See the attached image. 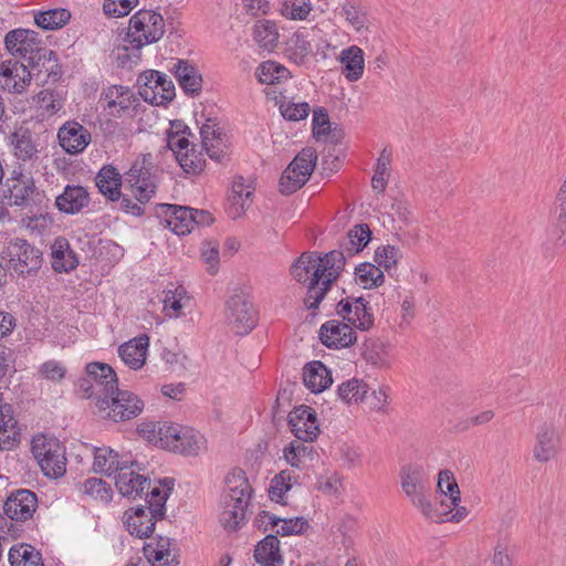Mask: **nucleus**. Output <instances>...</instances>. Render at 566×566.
Masks as SVG:
<instances>
[{
    "label": "nucleus",
    "instance_id": "obj_30",
    "mask_svg": "<svg viewBox=\"0 0 566 566\" xmlns=\"http://www.w3.org/2000/svg\"><path fill=\"white\" fill-rule=\"evenodd\" d=\"M174 70L184 92L190 96L199 95L202 90V76L197 66L187 60H178Z\"/></svg>",
    "mask_w": 566,
    "mask_h": 566
},
{
    "label": "nucleus",
    "instance_id": "obj_62",
    "mask_svg": "<svg viewBox=\"0 0 566 566\" xmlns=\"http://www.w3.org/2000/svg\"><path fill=\"white\" fill-rule=\"evenodd\" d=\"M55 102V94L51 90H42L33 97L35 106L52 114L60 109V105H56Z\"/></svg>",
    "mask_w": 566,
    "mask_h": 566
},
{
    "label": "nucleus",
    "instance_id": "obj_3",
    "mask_svg": "<svg viewBox=\"0 0 566 566\" xmlns=\"http://www.w3.org/2000/svg\"><path fill=\"white\" fill-rule=\"evenodd\" d=\"M400 480L403 493L424 518L431 522L442 520V514L433 507L430 501V479L422 465H403L400 470Z\"/></svg>",
    "mask_w": 566,
    "mask_h": 566
},
{
    "label": "nucleus",
    "instance_id": "obj_34",
    "mask_svg": "<svg viewBox=\"0 0 566 566\" xmlns=\"http://www.w3.org/2000/svg\"><path fill=\"white\" fill-rule=\"evenodd\" d=\"M95 184L99 192L111 201H116L122 197L120 187L123 179L119 171L114 166H103L95 177Z\"/></svg>",
    "mask_w": 566,
    "mask_h": 566
},
{
    "label": "nucleus",
    "instance_id": "obj_52",
    "mask_svg": "<svg viewBox=\"0 0 566 566\" xmlns=\"http://www.w3.org/2000/svg\"><path fill=\"white\" fill-rule=\"evenodd\" d=\"M81 489L84 494H86L95 500H99L105 503H108L112 501L113 490H112L111 485L107 482L103 481L102 479H97V478L86 479L83 482Z\"/></svg>",
    "mask_w": 566,
    "mask_h": 566
},
{
    "label": "nucleus",
    "instance_id": "obj_18",
    "mask_svg": "<svg viewBox=\"0 0 566 566\" xmlns=\"http://www.w3.org/2000/svg\"><path fill=\"white\" fill-rule=\"evenodd\" d=\"M560 447L558 430L552 423H543L536 432L533 457L539 463L554 459Z\"/></svg>",
    "mask_w": 566,
    "mask_h": 566
},
{
    "label": "nucleus",
    "instance_id": "obj_55",
    "mask_svg": "<svg viewBox=\"0 0 566 566\" xmlns=\"http://www.w3.org/2000/svg\"><path fill=\"white\" fill-rule=\"evenodd\" d=\"M437 488L442 494L449 495L452 505H457L455 502H461L459 485L450 470L439 472Z\"/></svg>",
    "mask_w": 566,
    "mask_h": 566
},
{
    "label": "nucleus",
    "instance_id": "obj_58",
    "mask_svg": "<svg viewBox=\"0 0 566 566\" xmlns=\"http://www.w3.org/2000/svg\"><path fill=\"white\" fill-rule=\"evenodd\" d=\"M137 4L138 0H104L103 11L107 17L120 18L127 15Z\"/></svg>",
    "mask_w": 566,
    "mask_h": 566
},
{
    "label": "nucleus",
    "instance_id": "obj_47",
    "mask_svg": "<svg viewBox=\"0 0 566 566\" xmlns=\"http://www.w3.org/2000/svg\"><path fill=\"white\" fill-rule=\"evenodd\" d=\"M70 11L63 8L39 12L34 17L36 25L44 30L62 28L70 21Z\"/></svg>",
    "mask_w": 566,
    "mask_h": 566
},
{
    "label": "nucleus",
    "instance_id": "obj_15",
    "mask_svg": "<svg viewBox=\"0 0 566 566\" xmlns=\"http://www.w3.org/2000/svg\"><path fill=\"white\" fill-rule=\"evenodd\" d=\"M289 426L297 440L314 441L319 432L315 410L305 405L295 407L289 415Z\"/></svg>",
    "mask_w": 566,
    "mask_h": 566
},
{
    "label": "nucleus",
    "instance_id": "obj_48",
    "mask_svg": "<svg viewBox=\"0 0 566 566\" xmlns=\"http://www.w3.org/2000/svg\"><path fill=\"white\" fill-rule=\"evenodd\" d=\"M256 76L263 84H275L287 80L291 73L285 66L274 61H265L256 69Z\"/></svg>",
    "mask_w": 566,
    "mask_h": 566
},
{
    "label": "nucleus",
    "instance_id": "obj_51",
    "mask_svg": "<svg viewBox=\"0 0 566 566\" xmlns=\"http://www.w3.org/2000/svg\"><path fill=\"white\" fill-rule=\"evenodd\" d=\"M342 14L346 21L356 30L361 31L366 28L368 17L358 0H345L342 4Z\"/></svg>",
    "mask_w": 566,
    "mask_h": 566
},
{
    "label": "nucleus",
    "instance_id": "obj_53",
    "mask_svg": "<svg viewBox=\"0 0 566 566\" xmlns=\"http://www.w3.org/2000/svg\"><path fill=\"white\" fill-rule=\"evenodd\" d=\"M314 452L313 447L306 446L303 441H292L283 450L284 459L293 468H302L303 459L311 458Z\"/></svg>",
    "mask_w": 566,
    "mask_h": 566
},
{
    "label": "nucleus",
    "instance_id": "obj_28",
    "mask_svg": "<svg viewBox=\"0 0 566 566\" xmlns=\"http://www.w3.org/2000/svg\"><path fill=\"white\" fill-rule=\"evenodd\" d=\"M148 346L147 335L135 337L118 347V355L126 366L137 370L145 365Z\"/></svg>",
    "mask_w": 566,
    "mask_h": 566
},
{
    "label": "nucleus",
    "instance_id": "obj_60",
    "mask_svg": "<svg viewBox=\"0 0 566 566\" xmlns=\"http://www.w3.org/2000/svg\"><path fill=\"white\" fill-rule=\"evenodd\" d=\"M39 374L44 379L61 381L65 377L66 368L60 361L51 359L40 366Z\"/></svg>",
    "mask_w": 566,
    "mask_h": 566
},
{
    "label": "nucleus",
    "instance_id": "obj_40",
    "mask_svg": "<svg viewBox=\"0 0 566 566\" xmlns=\"http://www.w3.org/2000/svg\"><path fill=\"white\" fill-rule=\"evenodd\" d=\"M125 461L126 460L122 459L119 454L111 448H96L93 469L95 472L112 475L116 473V467H120Z\"/></svg>",
    "mask_w": 566,
    "mask_h": 566
},
{
    "label": "nucleus",
    "instance_id": "obj_54",
    "mask_svg": "<svg viewBox=\"0 0 566 566\" xmlns=\"http://www.w3.org/2000/svg\"><path fill=\"white\" fill-rule=\"evenodd\" d=\"M177 161L185 172L192 175L200 174L206 165L203 154L201 151H197L195 146H191L188 150L184 151Z\"/></svg>",
    "mask_w": 566,
    "mask_h": 566
},
{
    "label": "nucleus",
    "instance_id": "obj_17",
    "mask_svg": "<svg viewBox=\"0 0 566 566\" xmlns=\"http://www.w3.org/2000/svg\"><path fill=\"white\" fill-rule=\"evenodd\" d=\"M319 339L328 348H346L357 340V336L354 328L344 319H331L321 326Z\"/></svg>",
    "mask_w": 566,
    "mask_h": 566
},
{
    "label": "nucleus",
    "instance_id": "obj_4",
    "mask_svg": "<svg viewBox=\"0 0 566 566\" xmlns=\"http://www.w3.org/2000/svg\"><path fill=\"white\" fill-rule=\"evenodd\" d=\"M228 493L222 500L221 525L229 531L239 530L247 521L252 489L241 475L227 479Z\"/></svg>",
    "mask_w": 566,
    "mask_h": 566
},
{
    "label": "nucleus",
    "instance_id": "obj_45",
    "mask_svg": "<svg viewBox=\"0 0 566 566\" xmlns=\"http://www.w3.org/2000/svg\"><path fill=\"white\" fill-rule=\"evenodd\" d=\"M253 36L261 48L269 51L273 50L279 41L275 22L270 20L258 21L253 28Z\"/></svg>",
    "mask_w": 566,
    "mask_h": 566
},
{
    "label": "nucleus",
    "instance_id": "obj_24",
    "mask_svg": "<svg viewBox=\"0 0 566 566\" xmlns=\"http://www.w3.org/2000/svg\"><path fill=\"white\" fill-rule=\"evenodd\" d=\"M90 193L83 186L67 185L61 195L55 198V207L66 214H76L88 207Z\"/></svg>",
    "mask_w": 566,
    "mask_h": 566
},
{
    "label": "nucleus",
    "instance_id": "obj_32",
    "mask_svg": "<svg viewBox=\"0 0 566 566\" xmlns=\"http://www.w3.org/2000/svg\"><path fill=\"white\" fill-rule=\"evenodd\" d=\"M52 269L55 272H71L78 265L76 253L64 237H59L52 244Z\"/></svg>",
    "mask_w": 566,
    "mask_h": 566
},
{
    "label": "nucleus",
    "instance_id": "obj_31",
    "mask_svg": "<svg viewBox=\"0 0 566 566\" xmlns=\"http://www.w3.org/2000/svg\"><path fill=\"white\" fill-rule=\"evenodd\" d=\"M390 347V344L378 338H368L364 343L361 356L367 364L380 369H389L394 361Z\"/></svg>",
    "mask_w": 566,
    "mask_h": 566
},
{
    "label": "nucleus",
    "instance_id": "obj_23",
    "mask_svg": "<svg viewBox=\"0 0 566 566\" xmlns=\"http://www.w3.org/2000/svg\"><path fill=\"white\" fill-rule=\"evenodd\" d=\"M101 99L106 102L105 109L112 116H120L122 112L135 107L138 103L133 91L123 85H112L103 90Z\"/></svg>",
    "mask_w": 566,
    "mask_h": 566
},
{
    "label": "nucleus",
    "instance_id": "obj_46",
    "mask_svg": "<svg viewBox=\"0 0 566 566\" xmlns=\"http://www.w3.org/2000/svg\"><path fill=\"white\" fill-rule=\"evenodd\" d=\"M356 281L364 289L380 286L385 281V275L379 266L373 263H361L355 269Z\"/></svg>",
    "mask_w": 566,
    "mask_h": 566
},
{
    "label": "nucleus",
    "instance_id": "obj_38",
    "mask_svg": "<svg viewBox=\"0 0 566 566\" xmlns=\"http://www.w3.org/2000/svg\"><path fill=\"white\" fill-rule=\"evenodd\" d=\"M298 161H307L304 157L294 158L283 171L280 178V192L283 195H292L301 189L308 181V170L305 172H296L294 166Z\"/></svg>",
    "mask_w": 566,
    "mask_h": 566
},
{
    "label": "nucleus",
    "instance_id": "obj_57",
    "mask_svg": "<svg viewBox=\"0 0 566 566\" xmlns=\"http://www.w3.org/2000/svg\"><path fill=\"white\" fill-rule=\"evenodd\" d=\"M332 127L329 116L324 107H316L313 111L312 133L313 137L319 139L331 134Z\"/></svg>",
    "mask_w": 566,
    "mask_h": 566
},
{
    "label": "nucleus",
    "instance_id": "obj_39",
    "mask_svg": "<svg viewBox=\"0 0 566 566\" xmlns=\"http://www.w3.org/2000/svg\"><path fill=\"white\" fill-rule=\"evenodd\" d=\"M253 190L244 184L243 177H237L232 184V192L229 197L231 201L230 216L240 217L248 208L247 201L251 198Z\"/></svg>",
    "mask_w": 566,
    "mask_h": 566
},
{
    "label": "nucleus",
    "instance_id": "obj_1",
    "mask_svg": "<svg viewBox=\"0 0 566 566\" xmlns=\"http://www.w3.org/2000/svg\"><path fill=\"white\" fill-rule=\"evenodd\" d=\"M346 264L343 251L333 250L322 256L317 252H303L291 265V275L306 284L303 300L307 310L318 308L326 293L337 281Z\"/></svg>",
    "mask_w": 566,
    "mask_h": 566
},
{
    "label": "nucleus",
    "instance_id": "obj_37",
    "mask_svg": "<svg viewBox=\"0 0 566 566\" xmlns=\"http://www.w3.org/2000/svg\"><path fill=\"white\" fill-rule=\"evenodd\" d=\"M338 61L343 64V74L349 82H356L361 78L365 69L364 51L357 45H350L344 49Z\"/></svg>",
    "mask_w": 566,
    "mask_h": 566
},
{
    "label": "nucleus",
    "instance_id": "obj_59",
    "mask_svg": "<svg viewBox=\"0 0 566 566\" xmlns=\"http://www.w3.org/2000/svg\"><path fill=\"white\" fill-rule=\"evenodd\" d=\"M280 112L285 119L297 122V120L305 119L308 116V114L311 112V107H310L308 103H306V102H302V103L287 102V103H282L280 105Z\"/></svg>",
    "mask_w": 566,
    "mask_h": 566
},
{
    "label": "nucleus",
    "instance_id": "obj_49",
    "mask_svg": "<svg viewBox=\"0 0 566 566\" xmlns=\"http://www.w3.org/2000/svg\"><path fill=\"white\" fill-rule=\"evenodd\" d=\"M311 51L312 44L307 39V35L303 32H295L287 42L286 52L289 54V59L298 65L304 63Z\"/></svg>",
    "mask_w": 566,
    "mask_h": 566
},
{
    "label": "nucleus",
    "instance_id": "obj_63",
    "mask_svg": "<svg viewBox=\"0 0 566 566\" xmlns=\"http://www.w3.org/2000/svg\"><path fill=\"white\" fill-rule=\"evenodd\" d=\"M201 259L207 264V271L213 275L219 268V248L217 244L206 243L201 251Z\"/></svg>",
    "mask_w": 566,
    "mask_h": 566
},
{
    "label": "nucleus",
    "instance_id": "obj_19",
    "mask_svg": "<svg viewBox=\"0 0 566 566\" xmlns=\"http://www.w3.org/2000/svg\"><path fill=\"white\" fill-rule=\"evenodd\" d=\"M31 82L28 65L19 61H3L0 63V85L10 93H22Z\"/></svg>",
    "mask_w": 566,
    "mask_h": 566
},
{
    "label": "nucleus",
    "instance_id": "obj_22",
    "mask_svg": "<svg viewBox=\"0 0 566 566\" xmlns=\"http://www.w3.org/2000/svg\"><path fill=\"white\" fill-rule=\"evenodd\" d=\"M13 156L21 161H32L39 157V144L34 134L24 126L15 128L8 136Z\"/></svg>",
    "mask_w": 566,
    "mask_h": 566
},
{
    "label": "nucleus",
    "instance_id": "obj_5",
    "mask_svg": "<svg viewBox=\"0 0 566 566\" xmlns=\"http://www.w3.org/2000/svg\"><path fill=\"white\" fill-rule=\"evenodd\" d=\"M7 269L18 276L31 277L39 273L43 264V253L28 240L14 238L3 251Z\"/></svg>",
    "mask_w": 566,
    "mask_h": 566
},
{
    "label": "nucleus",
    "instance_id": "obj_42",
    "mask_svg": "<svg viewBox=\"0 0 566 566\" xmlns=\"http://www.w3.org/2000/svg\"><path fill=\"white\" fill-rule=\"evenodd\" d=\"M11 566H44L41 554L28 544L14 545L9 551Z\"/></svg>",
    "mask_w": 566,
    "mask_h": 566
},
{
    "label": "nucleus",
    "instance_id": "obj_35",
    "mask_svg": "<svg viewBox=\"0 0 566 566\" xmlns=\"http://www.w3.org/2000/svg\"><path fill=\"white\" fill-rule=\"evenodd\" d=\"M254 558L262 566H283L284 559L277 536L269 534L260 541L254 549Z\"/></svg>",
    "mask_w": 566,
    "mask_h": 566
},
{
    "label": "nucleus",
    "instance_id": "obj_21",
    "mask_svg": "<svg viewBox=\"0 0 566 566\" xmlns=\"http://www.w3.org/2000/svg\"><path fill=\"white\" fill-rule=\"evenodd\" d=\"M7 186L11 206H30L33 201V196L38 195L34 179L30 174L25 175L22 171L13 170Z\"/></svg>",
    "mask_w": 566,
    "mask_h": 566
},
{
    "label": "nucleus",
    "instance_id": "obj_29",
    "mask_svg": "<svg viewBox=\"0 0 566 566\" xmlns=\"http://www.w3.org/2000/svg\"><path fill=\"white\" fill-rule=\"evenodd\" d=\"M268 518V524L271 528L276 527L275 535L280 536H290L294 534H302L308 527V522L304 517H294V518H281L274 514H270L266 511H262L255 518V522L261 526L264 523V520Z\"/></svg>",
    "mask_w": 566,
    "mask_h": 566
},
{
    "label": "nucleus",
    "instance_id": "obj_8",
    "mask_svg": "<svg viewBox=\"0 0 566 566\" xmlns=\"http://www.w3.org/2000/svg\"><path fill=\"white\" fill-rule=\"evenodd\" d=\"M36 33L25 29H17L8 32L4 38L6 49L12 55H19L31 67H36L41 60H51L54 52L38 48Z\"/></svg>",
    "mask_w": 566,
    "mask_h": 566
},
{
    "label": "nucleus",
    "instance_id": "obj_41",
    "mask_svg": "<svg viewBox=\"0 0 566 566\" xmlns=\"http://www.w3.org/2000/svg\"><path fill=\"white\" fill-rule=\"evenodd\" d=\"M172 481L165 479L164 486L165 489H160L159 486L150 488L149 490H145L144 494L146 495L145 500L148 504L146 507L153 512V516H159L160 518L165 515V504L168 499L169 492L171 491Z\"/></svg>",
    "mask_w": 566,
    "mask_h": 566
},
{
    "label": "nucleus",
    "instance_id": "obj_6",
    "mask_svg": "<svg viewBox=\"0 0 566 566\" xmlns=\"http://www.w3.org/2000/svg\"><path fill=\"white\" fill-rule=\"evenodd\" d=\"M31 451L44 475L59 479L66 472L64 446L55 438L44 434L32 439Z\"/></svg>",
    "mask_w": 566,
    "mask_h": 566
},
{
    "label": "nucleus",
    "instance_id": "obj_9",
    "mask_svg": "<svg viewBox=\"0 0 566 566\" xmlns=\"http://www.w3.org/2000/svg\"><path fill=\"white\" fill-rule=\"evenodd\" d=\"M151 163L143 157L135 161L125 174L124 188L129 191L135 200L147 203L155 196L157 190L156 177L151 172Z\"/></svg>",
    "mask_w": 566,
    "mask_h": 566
},
{
    "label": "nucleus",
    "instance_id": "obj_27",
    "mask_svg": "<svg viewBox=\"0 0 566 566\" xmlns=\"http://www.w3.org/2000/svg\"><path fill=\"white\" fill-rule=\"evenodd\" d=\"M85 369L87 377L104 397L114 394V390L118 387V379L116 373L108 364L94 361L87 364Z\"/></svg>",
    "mask_w": 566,
    "mask_h": 566
},
{
    "label": "nucleus",
    "instance_id": "obj_44",
    "mask_svg": "<svg viewBox=\"0 0 566 566\" xmlns=\"http://www.w3.org/2000/svg\"><path fill=\"white\" fill-rule=\"evenodd\" d=\"M370 237L371 231L368 224H356L349 230L346 241L342 244L343 252H347L348 255L360 252L370 241Z\"/></svg>",
    "mask_w": 566,
    "mask_h": 566
},
{
    "label": "nucleus",
    "instance_id": "obj_20",
    "mask_svg": "<svg viewBox=\"0 0 566 566\" xmlns=\"http://www.w3.org/2000/svg\"><path fill=\"white\" fill-rule=\"evenodd\" d=\"M60 146L70 155L82 153L91 142V133L77 122H66L57 133Z\"/></svg>",
    "mask_w": 566,
    "mask_h": 566
},
{
    "label": "nucleus",
    "instance_id": "obj_56",
    "mask_svg": "<svg viewBox=\"0 0 566 566\" xmlns=\"http://www.w3.org/2000/svg\"><path fill=\"white\" fill-rule=\"evenodd\" d=\"M401 256L402 253L400 249L390 244L379 247L375 251V261L378 263L379 268L381 266L386 271H390L391 269L396 268Z\"/></svg>",
    "mask_w": 566,
    "mask_h": 566
},
{
    "label": "nucleus",
    "instance_id": "obj_7",
    "mask_svg": "<svg viewBox=\"0 0 566 566\" xmlns=\"http://www.w3.org/2000/svg\"><path fill=\"white\" fill-rule=\"evenodd\" d=\"M165 33V21L160 13L139 10L129 19L127 40L134 49L158 42Z\"/></svg>",
    "mask_w": 566,
    "mask_h": 566
},
{
    "label": "nucleus",
    "instance_id": "obj_10",
    "mask_svg": "<svg viewBox=\"0 0 566 566\" xmlns=\"http://www.w3.org/2000/svg\"><path fill=\"white\" fill-rule=\"evenodd\" d=\"M96 405L99 410H108L107 417L115 422L133 419L144 408V402L134 392L120 390L118 387L114 394L96 401Z\"/></svg>",
    "mask_w": 566,
    "mask_h": 566
},
{
    "label": "nucleus",
    "instance_id": "obj_50",
    "mask_svg": "<svg viewBox=\"0 0 566 566\" xmlns=\"http://www.w3.org/2000/svg\"><path fill=\"white\" fill-rule=\"evenodd\" d=\"M313 10L312 0H283L281 3V13L289 20H307Z\"/></svg>",
    "mask_w": 566,
    "mask_h": 566
},
{
    "label": "nucleus",
    "instance_id": "obj_33",
    "mask_svg": "<svg viewBox=\"0 0 566 566\" xmlns=\"http://www.w3.org/2000/svg\"><path fill=\"white\" fill-rule=\"evenodd\" d=\"M20 440L18 421L13 417L12 406L0 403V449L10 450Z\"/></svg>",
    "mask_w": 566,
    "mask_h": 566
},
{
    "label": "nucleus",
    "instance_id": "obj_26",
    "mask_svg": "<svg viewBox=\"0 0 566 566\" xmlns=\"http://www.w3.org/2000/svg\"><path fill=\"white\" fill-rule=\"evenodd\" d=\"M124 518L127 531L138 538L149 537L155 530L156 521L160 520L159 516H153V512L144 506L136 507L132 514L126 511Z\"/></svg>",
    "mask_w": 566,
    "mask_h": 566
},
{
    "label": "nucleus",
    "instance_id": "obj_36",
    "mask_svg": "<svg viewBox=\"0 0 566 566\" xmlns=\"http://www.w3.org/2000/svg\"><path fill=\"white\" fill-rule=\"evenodd\" d=\"M304 385L314 394L322 392L333 382L331 371L319 360L307 363L303 369Z\"/></svg>",
    "mask_w": 566,
    "mask_h": 566
},
{
    "label": "nucleus",
    "instance_id": "obj_25",
    "mask_svg": "<svg viewBox=\"0 0 566 566\" xmlns=\"http://www.w3.org/2000/svg\"><path fill=\"white\" fill-rule=\"evenodd\" d=\"M158 209L166 217V222L171 230L178 235H185L193 230L192 208L186 206H177L163 203Z\"/></svg>",
    "mask_w": 566,
    "mask_h": 566
},
{
    "label": "nucleus",
    "instance_id": "obj_16",
    "mask_svg": "<svg viewBox=\"0 0 566 566\" xmlns=\"http://www.w3.org/2000/svg\"><path fill=\"white\" fill-rule=\"evenodd\" d=\"M36 507V494L31 490L19 489L11 492L7 497L3 511L10 520L24 522L33 516Z\"/></svg>",
    "mask_w": 566,
    "mask_h": 566
},
{
    "label": "nucleus",
    "instance_id": "obj_11",
    "mask_svg": "<svg viewBox=\"0 0 566 566\" xmlns=\"http://www.w3.org/2000/svg\"><path fill=\"white\" fill-rule=\"evenodd\" d=\"M139 95L154 105H163L175 97V85L167 75L149 70L138 76Z\"/></svg>",
    "mask_w": 566,
    "mask_h": 566
},
{
    "label": "nucleus",
    "instance_id": "obj_12",
    "mask_svg": "<svg viewBox=\"0 0 566 566\" xmlns=\"http://www.w3.org/2000/svg\"><path fill=\"white\" fill-rule=\"evenodd\" d=\"M116 468L115 486L124 497L136 500L144 495L145 490L150 489L151 481L140 474L142 468L137 461L126 460Z\"/></svg>",
    "mask_w": 566,
    "mask_h": 566
},
{
    "label": "nucleus",
    "instance_id": "obj_64",
    "mask_svg": "<svg viewBox=\"0 0 566 566\" xmlns=\"http://www.w3.org/2000/svg\"><path fill=\"white\" fill-rule=\"evenodd\" d=\"M167 145L169 149L172 150L176 159L178 160L180 155H182L184 151L188 150V148L190 147V142L186 136L181 135L180 132L177 130L176 133L168 134Z\"/></svg>",
    "mask_w": 566,
    "mask_h": 566
},
{
    "label": "nucleus",
    "instance_id": "obj_13",
    "mask_svg": "<svg viewBox=\"0 0 566 566\" xmlns=\"http://www.w3.org/2000/svg\"><path fill=\"white\" fill-rule=\"evenodd\" d=\"M258 315L253 304L242 294L227 301V323L237 335H247L256 325Z\"/></svg>",
    "mask_w": 566,
    "mask_h": 566
},
{
    "label": "nucleus",
    "instance_id": "obj_43",
    "mask_svg": "<svg viewBox=\"0 0 566 566\" xmlns=\"http://www.w3.org/2000/svg\"><path fill=\"white\" fill-rule=\"evenodd\" d=\"M368 385L360 379H349L342 382L337 389L338 398L346 403H358L367 399Z\"/></svg>",
    "mask_w": 566,
    "mask_h": 566
},
{
    "label": "nucleus",
    "instance_id": "obj_2",
    "mask_svg": "<svg viewBox=\"0 0 566 566\" xmlns=\"http://www.w3.org/2000/svg\"><path fill=\"white\" fill-rule=\"evenodd\" d=\"M139 432L155 446L182 455H198L207 449L203 434L189 427L159 421L140 424Z\"/></svg>",
    "mask_w": 566,
    "mask_h": 566
},
{
    "label": "nucleus",
    "instance_id": "obj_14",
    "mask_svg": "<svg viewBox=\"0 0 566 566\" xmlns=\"http://www.w3.org/2000/svg\"><path fill=\"white\" fill-rule=\"evenodd\" d=\"M336 313L353 328L367 332L374 326L375 317L370 303L363 296H347L336 305Z\"/></svg>",
    "mask_w": 566,
    "mask_h": 566
},
{
    "label": "nucleus",
    "instance_id": "obj_61",
    "mask_svg": "<svg viewBox=\"0 0 566 566\" xmlns=\"http://www.w3.org/2000/svg\"><path fill=\"white\" fill-rule=\"evenodd\" d=\"M559 214L551 230V238L559 245L566 244V203L559 202Z\"/></svg>",
    "mask_w": 566,
    "mask_h": 566
}]
</instances>
